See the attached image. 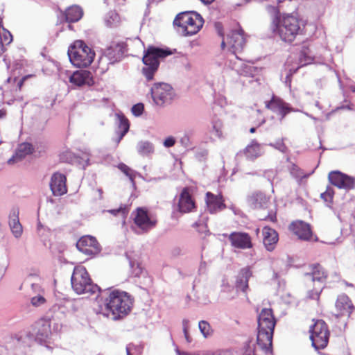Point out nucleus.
I'll return each instance as SVG.
<instances>
[{
    "instance_id": "f257e3e1",
    "label": "nucleus",
    "mask_w": 355,
    "mask_h": 355,
    "mask_svg": "<svg viewBox=\"0 0 355 355\" xmlns=\"http://www.w3.org/2000/svg\"><path fill=\"white\" fill-rule=\"evenodd\" d=\"M305 24L301 19L293 14H283L272 17L269 30L275 37L282 42L291 44L304 33Z\"/></svg>"
},
{
    "instance_id": "f03ea898",
    "label": "nucleus",
    "mask_w": 355,
    "mask_h": 355,
    "mask_svg": "<svg viewBox=\"0 0 355 355\" xmlns=\"http://www.w3.org/2000/svg\"><path fill=\"white\" fill-rule=\"evenodd\" d=\"M257 343L266 353L272 352V338L277 320L272 309H263L258 316Z\"/></svg>"
},
{
    "instance_id": "7ed1b4c3",
    "label": "nucleus",
    "mask_w": 355,
    "mask_h": 355,
    "mask_svg": "<svg viewBox=\"0 0 355 355\" xmlns=\"http://www.w3.org/2000/svg\"><path fill=\"white\" fill-rule=\"evenodd\" d=\"M133 299L128 293L114 290L107 293L104 300L105 309L111 313L114 319H119L127 315L131 311Z\"/></svg>"
},
{
    "instance_id": "20e7f679",
    "label": "nucleus",
    "mask_w": 355,
    "mask_h": 355,
    "mask_svg": "<svg viewBox=\"0 0 355 355\" xmlns=\"http://www.w3.org/2000/svg\"><path fill=\"white\" fill-rule=\"evenodd\" d=\"M73 290L78 295H94L100 291V288L93 283L89 274L83 266H76L71 277Z\"/></svg>"
},
{
    "instance_id": "39448f33",
    "label": "nucleus",
    "mask_w": 355,
    "mask_h": 355,
    "mask_svg": "<svg viewBox=\"0 0 355 355\" xmlns=\"http://www.w3.org/2000/svg\"><path fill=\"white\" fill-rule=\"evenodd\" d=\"M172 53V51L169 49H164L153 46L148 47L142 58L143 63L145 65L142 69V73L148 81L153 79L159 65V59L164 58Z\"/></svg>"
},
{
    "instance_id": "423d86ee",
    "label": "nucleus",
    "mask_w": 355,
    "mask_h": 355,
    "mask_svg": "<svg viewBox=\"0 0 355 355\" xmlns=\"http://www.w3.org/2000/svg\"><path fill=\"white\" fill-rule=\"evenodd\" d=\"M68 55L73 66L87 67L94 61L95 52L83 40H76L69 47Z\"/></svg>"
},
{
    "instance_id": "0eeeda50",
    "label": "nucleus",
    "mask_w": 355,
    "mask_h": 355,
    "mask_svg": "<svg viewBox=\"0 0 355 355\" xmlns=\"http://www.w3.org/2000/svg\"><path fill=\"white\" fill-rule=\"evenodd\" d=\"M173 24L179 27L185 36L193 35L202 28L204 19L196 12H184L178 14Z\"/></svg>"
},
{
    "instance_id": "6e6552de",
    "label": "nucleus",
    "mask_w": 355,
    "mask_h": 355,
    "mask_svg": "<svg viewBox=\"0 0 355 355\" xmlns=\"http://www.w3.org/2000/svg\"><path fill=\"white\" fill-rule=\"evenodd\" d=\"M313 322L309 330L311 345L316 350L323 349L328 345L330 337L328 324L320 319H313Z\"/></svg>"
},
{
    "instance_id": "1a4fd4ad",
    "label": "nucleus",
    "mask_w": 355,
    "mask_h": 355,
    "mask_svg": "<svg viewBox=\"0 0 355 355\" xmlns=\"http://www.w3.org/2000/svg\"><path fill=\"white\" fill-rule=\"evenodd\" d=\"M132 216L135 225L143 233H147L155 228L157 223V218L150 215L145 207H137L132 211Z\"/></svg>"
},
{
    "instance_id": "9d476101",
    "label": "nucleus",
    "mask_w": 355,
    "mask_h": 355,
    "mask_svg": "<svg viewBox=\"0 0 355 355\" xmlns=\"http://www.w3.org/2000/svg\"><path fill=\"white\" fill-rule=\"evenodd\" d=\"M354 310L355 306L352 300L343 294L338 296L331 313L336 318L348 319Z\"/></svg>"
},
{
    "instance_id": "9b49d317",
    "label": "nucleus",
    "mask_w": 355,
    "mask_h": 355,
    "mask_svg": "<svg viewBox=\"0 0 355 355\" xmlns=\"http://www.w3.org/2000/svg\"><path fill=\"white\" fill-rule=\"evenodd\" d=\"M174 96L173 89L168 84H156L152 88V97L157 105L162 106L170 103Z\"/></svg>"
},
{
    "instance_id": "f8f14e48",
    "label": "nucleus",
    "mask_w": 355,
    "mask_h": 355,
    "mask_svg": "<svg viewBox=\"0 0 355 355\" xmlns=\"http://www.w3.org/2000/svg\"><path fill=\"white\" fill-rule=\"evenodd\" d=\"M266 107L277 115L279 123H282L288 114L293 111V108L288 103L275 95L266 102Z\"/></svg>"
},
{
    "instance_id": "ddd939ff",
    "label": "nucleus",
    "mask_w": 355,
    "mask_h": 355,
    "mask_svg": "<svg viewBox=\"0 0 355 355\" xmlns=\"http://www.w3.org/2000/svg\"><path fill=\"white\" fill-rule=\"evenodd\" d=\"M328 180L338 189L351 190L355 187V178L349 176L340 171H332L328 174Z\"/></svg>"
},
{
    "instance_id": "4468645a",
    "label": "nucleus",
    "mask_w": 355,
    "mask_h": 355,
    "mask_svg": "<svg viewBox=\"0 0 355 355\" xmlns=\"http://www.w3.org/2000/svg\"><path fill=\"white\" fill-rule=\"evenodd\" d=\"M77 249L87 256L94 257L98 254L101 248L94 236L86 235L80 237L76 243Z\"/></svg>"
},
{
    "instance_id": "2eb2a0df",
    "label": "nucleus",
    "mask_w": 355,
    "mask_h": 355,
    "mask_svg": "<svg viewBox=\"0 0 355 355\" xmlns=\"http://www.w3.org/2000/svg\"><path fill=\"white\" fill-rule=\"evenodd\" d=\"M246 43L245 35L243 30L241 28L231 31L227 35V44L234 54L243 51Z\"/></svg>"
},
{
    "instance_id": "dca6fc26",
    "label": "nucleus",
    "mask_w": 355,
    "mask_h": 355,
    "mask_svg": "<svg viewBox=\"0 0 355 355\" xmlns=\"http://www.w3.org/2000/svg\"><path fill=\"white\" fill-rule=\"evenodd\" d=\"M225 201V198L221 193L214 194L208 191L205 194L206 207L207 211L211 214H215L225 210L227 208Z\"/></svg>"
},
{
    "instance_id": "f3484780",
    "label": "nucleus",
    "mask_w": 355,
    "mask_h": 355,
    "mask_svg": "<svg viewBox=\"0 0 355 355\" xmlns=\"http://www.w3.org/2000/svg\"><path fill=\"white\" fill-rule=\"evenodd\" d=\"M178 209L182 214L196 210V202L190 192L189 188L184 187L182 190L178 198Z\"/></svg>"
},
{
    "instance_id": "a211bd4d",
    "label": "nucleus",
    "mask_w": 355,
    "mask_h": 355,
    "mask_svg": "<svg viewBox=\"0 0 355 355\" xmlns=\"http://www.w3.org/2000/svg\"><path fill=\"white\" fill-rule=\"evenodd\" d=\"M228 239L231 245L238 249H250L253 247L252 237L248 233L243 232H232Z\"/></svg>"
},
{
    "instance_id": "6ab92c4d",
    "label": "nucleus",
    "mask_w": 355,
    "mask_h": 355,
    "mask_svg": "<svg viewBox=\"0 0 355 355\" xmlns=\"http://www.w3.org/2000/svg\"><path fill=\"white\" fill-rule=\"evenodd\" d=\"M289 230L298 237L304 241H310L313 236V232L311 225L302 220H296L293 222Z\"/></svg>"
},
{
    "instance_id": "aec40b11",
    "label": "nucleus",
    "mask_w": 355,
    "mask_h": 355,
    "mask_svg": "<svg viewBox=\"0 0 355 355\" xmlns=\"http://www.w3.org/2000/svg\"><path fill=\"white\" fill-rule=\"evenodd\" d=\"M309 271L305 275L310 277L312 282L324 284L329 277L328 270L320 263H315L309 266Z\"/></svg>"
},
{
    "instance_id": "412c9836",
    "label": "nucleus",
    "mask_w": 355,
    "mask_h": 355,
    "mask_svg": "<svg viewBox=\"0 0 355 355\" xmlns=\"http://www.w3.org/2000/svg\"><path fill=\"white\" fill-rule=\"evenodd\" d=\"M66 181L67 178L64 175L60 173L53 174L51 179L50 188L54 196H62L67 192Z\"/></svg>"
},
{
    "instance_id": "4be33fe9",
    "label": "nucleus",
    "mask_w": 355,
    "mask_h": 355,
    "mask_svg": "<svg viewBox=\"0 0 355 355\" xmlns=\"http://www.w3.org/2000/svg\"><path fill=\"white\" fill-rule=\"evenodd\" d=\"M69 82L74 85H92L94 83L92 74L87 70H78L69 77Z\"/></svg>"
},
{
    "instance_id": "5701e85b",
    "label": "nucleus",
    "mask_w": 355,
    "mask_h": 355,
    "mask_svg": "<svg viewBox=\"0 0 355 355\" xmlns=\"http://www.w3.org/2000/svg\"><path fill=\"white\" fill-rule=\"evenodd\" d=\"M252 276V271L250 267L246 266L241 268L236 276L235 282V287L236 290L241 291L246 294L249 288L248 282Z\"/></svg>"
},
{
    "instance_id": "b1692460",
    "label": "nucleus",
    "mask_w": 355,
    "mask_h": 355,
    "mask_svg": "<svg viewBox=\"0 0 355 355\" xmlns=\"http://www.w3.org/2000/svg\"><path fill=\"white\" fill-rule=\"evenodd\" d=\"M263 243L268 251L275 250L279 241V235L277 231L268 226H265L262 230Z\"/></svg>"
},
{
    "instance_id": "393cba45",
    "label": "nucleus",
    "mask_w": 355,
    "mask_h": 355,
    "mask_svg": "<svg viewBox=\"0 0 355 355\" xmlns=\"http://www.w3.org/2000/svg\"><path fill=\"white\" fill-rule=\"evenodd\" d=\"M51 333V320L42 318L37 321L33 326V334L37 339L44 340Z\"/></svg>"
},
{
    "instance_id": "a878e982",
    "label": "nucleus",
    "mask_w": 355,
    "mask_h": 355,
    "mask_svg": "<svg viewBox=\"0 0 355 355\" xmlns=\"http://www.w3.org/2000/svg\"><path fill=\"white\" fill-rule=\"evenodd\" d=\"M19 209L13 208L9 215V226L12 233L16 238L20 237L23 232L22 225L19 219Z\"/></svg>"
},
{
    "instance_id": "bb28decb",
    "label": "nucleus",
    "mask_w": 355,
    "mask_h": 355,
    "mask_svg": "<svg viewBox=\"0 0 355 355\" xmlns=\"http://www.w3.org/2000/svg\"><path fill=\"white\" fill-rule=\"evenodd\" d=\"M263 153L261 144L256 140H252L243 150L245 156L250 160H254L261 156Z\"/></svg>"
},
{
    "instance_id": "cd10ccee",
    "label": "nucleus",
    "mask_w": 355,
    "mask_h": 355,
    "mask_svg": "<svg viewBox=\"0 0 355 355\" xmlns=\"http://www.w3.org/2000/svg\"><path fill=\"white\" fill-rule=\"evenodd\" d=\"M66 21L74 23L78 21L83 16V10L78 6H72L64 12Z\"/></svg>"
},
{
    "instance_id": "c85d7f7f",
    "label": "nucleus",
    "mask_w": 355,
    "mask_h": 355,
    "mask_svg": "<svg viewBox=\"0 0 355 355\" xmlns=\"http://www.w3.org/2000/svg\"><path fill=\"white\" fill-rule=\"evenodd\" d=\"M125 44L123 42L117 43L110 46L107 51V56L110 60L115 62L119 60L123 55Z\"/></svg>"
},
{
    "instance_id": "c756f323",
    "label": "nucleus",
    "mask_w": 355,
    "mask_h": 355,
    "mask_svg": "<svg viewBox=\"0 0 355 355\" xmlns=\"http://www.w3.org/2000/svg\"><path fill=\"white\" fill-rule=\"evenodd\" d=\"M33 147L32 144L29 143H22L20 145H19L15 155L9 159L8 162H15L21 160V159L24 158L26 155H30L33 153Z\"/></svg>"
},
{
    "instance_id": "7c9ffc66",
    "label": "nucleus",
    "mask_w": 355,
    "mask_h": 355,
    "mask_svg": "<svg viewBox=\"0 0 355 355\" xmlns=\"http://www.w3.org/2000/svg\"><path fill=\"white\" fill-rule=\"evenodd\" d=\"M138 153L141 155H148L153 152V146L148 141H140L137 145Z\"/></svg>"
},
{
    "instance_id": "2f4dec72",
    "label": "nucleus",
    "mask_w": 355,
    "mask_h": 355,
    "mask_svg": "<svg viewBox=\"0 0 355 355\" xmlns=\"http://www.w3.org/2000/svg\"><path fill=\"white\" fill-rule=\"evenodd\" d=\"M335 191L333 188L327 187L325 191L320 194V198L327 206L331 207L333 205Z\"/></svg>"
},
{
    "instance_id": "473e14b6",
    "label": "nucleus",
    "mask_w": 355,
    "mask_h": 355,
    "mask_svg": "<svg viewBox=\"0 0 355 355\" xmlns=\"http://www.w3.org/2000/svg\"><path fill=\"white\" fill-rule=\"evenodd\" d=\"M323 287L314 288L307 291L306 298L310 300L316 301L317 304H320V295L322 292Z\"/></svg>"
},
{
    "instance_id": "72a5a7b5",
    "label": "nucleus",
    "mask_w": 355,
    "mask_h": 355,
    "mask_svg": "<svg viewBox=\"0 0 355 355\" xmlns=\"http://www.w3.org/2000/svg\"><path fill=\"white\" fill-rule=\"evenodd\" d=\"M198 327L200 332L205 338L210 336L213 334V330L211 325L208 322L205 320L200 321L198 323Z\"/></svg>"
},
{
    "instance_id": "f704fd0d",
    "label": "nucleus",
    "mask_w": 355,
    "mask_h": 355,
    "mask_svg": "<svg viewBox=\"0 0 355 355\" xmlns=\"http://www.w3.org/2000/svg\"><path fill=\"white\" fill-rule=\"evenodd\" d=\"M309 53V49H303L300 52V61L301 62H304V64H307L311 63L313 61V58L307 55Z\"/></svg>"
},
{
    "instance_id": "c9c22d12",
    "label": "nucleus",
    "mask_w": 355,
    "mask_h": 355,
    "mask_svg": "<svg viewBox=\"0 0 355 355\" xmlns=\"http://www.w3.org/2000/svg\"><path fill=\"white\" fill-rule=\"evenodd\" d=\"M118 168L126 176L130 178L131 180H133V172L132 170L126 164L120 163L118 165Z\"/></svg>"
},
{
    "instance_id": "e433bc0d",
    "label": "nucleus",
    "mask_w": 355,
    "mask_h": 355,
    "mask_svg": "<svg viewBox=\"0 0 355 355\" xmlns=\"http://www.w3.org/2000/svg\"><path fill=\"white\" fill-rule=\"evenodd\" d=\"M291 6L292 8H295V6L294 5L292 0H282L279 1L278 2V9L279 12L282 11L284 12L286 10L287 7Z\"/></svg>"
},
{
    "instance_id": "4c0bfd02",
    "label": "nucleus",
    "mask_w": 355,
    "mask_h": 355,
    "mask_svg": "<svg viewBox=\"0 0 355 355\" xmlns=\"http://www.w3.org/2000/svg\"><path fill=\"white\" fill-rule=\"evenodd\" d=\"M120 119V128L123 130L121 133V136H124L129 130L130 123L128 119H126L124 116H121L119 117Z\"/></svg>"
},
{
    "instance_id": "58836bf2",
    "label": "nucleus",
    "mask_w": 355,
    "mask_h": 355,
    "mask_svg": "<svg viewBox=\"0 0 355 355\" xmlns=\"http://www.w3.org/2000/svg\"><path fill=\"white\" fill-rule=\"evenodd\" d=\"M0 37L3 44H9L12 40V36L10 32L3 30L0 33Z\"/></svg>"
},
{
    "instance_id": "ea45409f",
    "label": "nucleus",
    "mask_w": 355,
    "mask_h": 355,
    "mask_svg": "<svg viewBox=\"0 0 355 355\" xmlns=\"http://www.w3.org/2000/svg\"><path fill=\"white\" fill-rule=\"evenodd\" d=\"M144 107L142 103H137L132 106V112L135 116H140L143 111H144Z\"/></svg>"
},
{
    "instance_id": "a19ab883",
    "label": "nucleus",
    "mask_w": 355,
    "mask_h": 355,
    "mask_svg": "<svg viewBox=\"0 0 355 355\" xmlns=\"http://www.w3.org/2000/svg\"><path fill=\"white\" fill-rule=\"evenodd\" d=\"M46 302L45 298L42 295H37L32 297L31 304L35 306H38L44 304Z\"/></svg>"
},
{
    "instance_id": "79ce46f5",
    "label": "nucleus",
    "mask_w": 355,
    "mask_h": 355,
    "mask_svg": "<svg viewBox=\"0 0 355 355\" xmlns=\"http://www.w3.org/2000/svg\"><path fill=\"white\" fill-rule=\"evenodd\" d=\"M242 355H254V347L250 343L245 344Z\"/></svg>"
},
{
    "instance_id": "37998d69",
    "label": "nucleus",
    "mask_w": 355,
    "mask_h": 355,
    "mask_svg": "<svg viewBox=\"0 0 355 355\" xmlns=\"http://www.w3.org/2000/svg\"><path fill=\"white\" fill-rule=\"evenodd\" d=\"M261 220H267L272 223H275L277 221L276 213L271 211L266 216L260 217Z\"/></svg>"
},
{
    "instance_id": "c03bdc74",
    "label": "nucleus",
    "mask_w": 355,
    "mask_h": 355,
    "mask_svg": "<svg viewBox=\"0 0 355 355\" xmlns=\"http://www.w3.org/2000/svg\"><path fill=\"white\" fill-rule=\"evenodd\" d=\"M175 143V139L173 137H168L164 140V145L165 147L169 148L173 146Z\"/></svg>"
},
{
    "instance_id": "a18cd8bd",
    "label": "nucleus",
    "mask_w": 355,
    "mask_h": 355,
    "mask_svg": "<svg viewBox=\"0 0 355 355\" xmlns=\"http://www.w3.org/2000/svg\"><path fill=\"white\" fill-rule=\"evenodd\" d=\"M215 26H216V28L217 29V31H218L219 35L221 36V37H223V28H222L221 24L220 23H216Z\"/></svg>"
},
{
    "instance_id": "49530a36",
    "label": "nucleus",
    "mask_w": 355,
    "mask_h": 355,
    "mask_svg": "<svg viewBox=\"0 0 355 355\" xmlns=\"http://www.w3.org/2000/svg\"><path fill=\"white\" fill-rule=\"evenodd\" d=\"M28 76H26L24 77H23L19 81V83H17V87L19 88V90L21 89V87L24 83V81L28 78Z\"/></svg>"
},
{
    "instance_id": "de8ad7c7",
    "label": "nucleus",
    "mask_w": 355,
    "mask_h": 355,
    "mask_svg": "<svg viewBox=\"0 0 355 355\" xmlns=\"http://www.w3.org/2000/svg\"><path fill=\"white\" fill-rule=\"evenodd\" d=\"M142 272V268L140 267V266L138 264L137 268L134 270V273L136 276H139Z\"/></svg>"
},
{
    "instance_id": "09e8293b",
    "label": "nucleus",
    "mask_w": 355,
    "mask_h": 355,
    "mask_svg": "<svg viewBox=\"0 0 355 355\" xmlns=\"http://www.w3.org/2000/svg\"><path fill=\"white\" fill-rule=\"evenodd\" d=\"M184 336H185V338L187 340V342L190 343L191 342V338H190V336L189 335V332L187 331V327L184 328Z\"/></svg>"
},
{
    "instance_id": "8fccbe9b",
    "label": "nucleus",
    "mask_w": 355,
    "mask_h": 355,
    "mask_svg": "<svg viewBox=\"0 0 355 355\" xmlns=\"http://www.w3.org/2000/svg\"><path fill=\"white\" fill-rule=\"evenodd\" d=\"M203 3L208 5L211 4L214 0H200Z\"/></svg>"
},
{
    "instance_id": "3c124183",
    "label": "nucleus",
    "mask_w": 355,
    "mask_h": 355,
    "mask_svg": "<svg viewBox=\"0 0 355 355\" xmlns=\"http://www.w3.org/2000/svg\"><path fill=\"white\" fill-rule=\"evenodd\" d=\"M6 110H0V119L6 116Z\"/></svg>"
},
{
    "instance_id": "603ef678",
    "label": "nucleus",
    "mask_w": 355,
    "mask_h": 355,
    "mask_svg": "<svg viewBox=\"0 0 355 355\" xmlns=\"http://www.w3.org/2000/svg\"><path fill=\"white\" fill-rule=\"evenodd\" d=\"M255 131H256V128H251L250 129V133H254V132H255Z\"/></svg>"
},
{
    "instance_id": "864d4df0",
    "label": "nucleus",
    "mask_w": 355,
    "mask_h": 355,
    "mask_svg": "<svg viewBox=\"0 0 355 355\" xmlns=\"http://www.w3.org/2000/svg\"><path fill=\"white\" fill-rule=\"evenodd\" d=\"M225 46V42L224 41V40H223L222 42H221V47L222 49H224Z\"/></svg>"
},
{
    "instance_id": "5fc2aeb1",
    "label": "nucleus",
    "mask_w": 355,
    "mask_h": 355,
    "mask_svg": "<svg viewBox=\"0 0 355 355\" xmlns=\"http://www.w3.org/2000/svg\"><path fill=\"white\" fill-rule=\"evenodd\" d=\"M265 122V120H264V118H262L261 121L259 123V125H261L262 123H263Z\"/></svg>"
},
{
    "instance_id": "6e6d98bb",
    "label": "nucleus",
    "mask_w": 355,
    "mask_h": 355,
    "mask_svg": "<svg viewBox=\"0 0 355 355\" xmlns=\"http://www.w3.org/2000/svg\"><path fill=\"white\" fill-rule=\"evenodd\" d=\"M259 232H260V229L259 228H257L256 230H255L256 234L258 235L259 234Z\"/></svg>"
},
{
    "instance_id": "4d7b16f0",
    "label": "nucleus",
    "mask_w": 355,
    "mask_h": 355,
    "mask_svg": "<svg viewBox=\"0 0 355 355\" xmlns=\"http://www.w3.org/2000/svg\"><path fill=\"white\" fill-rule=\"evenodd\" d=\"M257 114L258 115H262L261 112L260 110H257Z\"/></svg>"
},
{
    "instance_id": "13d9d810",
    "label": "nucleus",
    "mask_w": 355,
    "mask_h": 355,
    "mask_svg": "<svg viewBox=\"0 0 355 355\" xmlns=\"http://www.w3.org/2000/svg\"><path fill=\"white\" fill-rule=\"evenodd\" d=\"M127 355H131V354H130V352L128 349H127Z\"/></svg>"
},
{
    "instance_id": "bf43d9fd",
    "label": "nucleus",
    "mask_w": 355,
    "mask_h": 355,
    "mask_svg": "<svg viewBox=\"0 0 355 355\" xmlns=\"http://www.w3.org/2000/svg\"><path fill=\"white\" fill-rule=\"evenodd\" d=\"M320 355H327V354H321Z\"/></svg>"
}]
</instances>
